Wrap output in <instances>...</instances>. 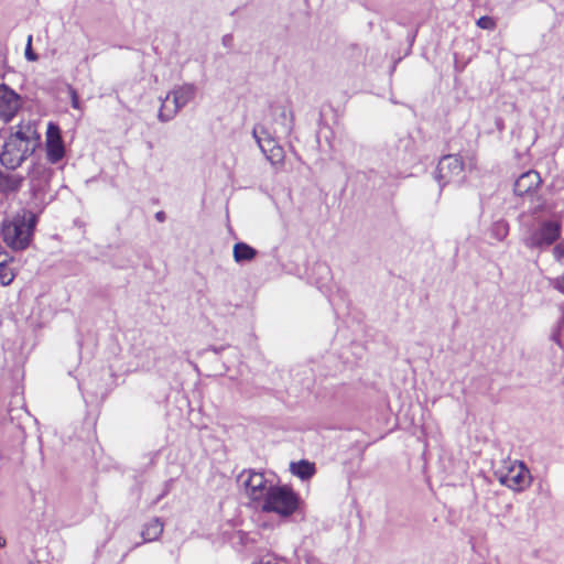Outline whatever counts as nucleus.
<instances>
[{
	"label": "nucleus",
	"mask_w": 564,
	"mask_h": 564,
	"mask_svg": "<svg viewBox=\"0 0 564 564\" xmlns=\"http://www.w3.org/2000/svg\"><path fill=\"white\" fill-rule=\"evenodd\" d=\"M40 135L31 122H21L3 145L0 161L7 169L19 167L39 147Z\"/></svg>",
	"instance_id": "nucleus-1"
},
{
	"label": "nucleus",
	"mask_w": 564,
	"mask_h": 564,
	"mask_svg": "<svg viewBox=\"0 0 564 564\" xmlns=\"http://www.w3.org/2000/svg\"><path fill=\"white\" fill-rule=\"evenodd\" d=\"M35 218L33 215L18 214L4 220L1 232L3 241L13 250H24L31 242Z\"/></svg>",
	"instance_id": "nucleus-2"
},
{
	"label": "nucleus",
	"mask_w": 564,
	"mask_h": 564,
	"mask_svg": "<svg viewBox=\"0 0 564 564\" xmlns=\"http://www.w3.org/2000/svg\"><path fill=\"white\" fill-rule=\"evenodd\" d=\"M300 506V497L288 486H273L260 503L263 512H272L282 518L292 516Z\"/></svg>",
	"instance_id": "nucleus-3"
},
{
	"label": "nucleus",
	"mask_w": 564,
	"mask_h": 564,
	"mask_svg": "<svg viewBox=\"0 0 564 564\" xmlns=\"http://www.w3.org/2000/svg\"><path fill=\"white\" fill-rule=\"evenodd\" d=\"M196 90V86L193 84L173 87L161 102L159 120L163 122L172 120L182 108L195 98Z\"/></svg>",
	"instance_id": "nucleus-4"
},
{
	"label": "nucleus",
	"mask_w": 564,
	"mask_h": 564,
	"mask_svg": "<svg viewBox=\"0 0 564 564\" xmlns=\"http://www.w3.org/2000/svg\"><path fill=\"white\" fill-rule=\"evenodd\" d=\"M498 481L513 491H523L532 478L527 466L519 460H507L495 471Z\"/></svg>",
	"instance_id": "nucleus-5"
},
{
	"label": "nucleus",
	"mask_w": 564,
	"mask_h": 564,
	"mask_svg": "<svg viewBox=\"0 0 564 564\" xmlns=\"http://www.w3.org/2000/svg\"><path fill=\"white\" fill-rule=\"evenodd\" d=\"M238 482L245 488L246 495L259 505L264 500L267 494L274 486L262 473L243 470L238 476Z\"/></svg>",
	"instance_id": "nucleus-6"
},
{
	"label": "nucleus",
	"mask_w": 564,
	"mask_h": 564,
	"mask_svg": "<svg viewBox=\"0 0 564 564\" xmlns=\"http://www.w3.org/2000/svg\"><path fill=\"white\" fill-rule=\"evenodd\" d=\"M560 237V224L545 221L541 227L525 238V245L530 248H542L550 246Z\"/></svg>",
	"instance_id": "nucleus-7"
},
{
	"label": "nucleus",
	"mask_w": 564,
	"mask_h": 564,
	"mask_svg": "<svg viewBox=\"0 0 564 564\" xmlns=\"http://www.w3.org/2000/svg\"><path fill=\"white\" fill-rule=\"evenodd\" d=\"M45 148L46 158L52 164L57 163L65 155V148L61 134V129L54 122H50L47 124Z\"/></svg>",
	"instance_id": "nucleus-8"
},
{
	"label": "nucleus",
	"mask_w": 564,
	"mask_h": 564,
	"mask_svg": "<svg viewBox=\"0 0 564 564\" xmlns=\"http://www.w3.org/2000/svg\"><path fill=\"white\" fill-rule=\"evenodd\" d=\"M464 164L459 156L448 154L443 156L437 165V178L444 183L459 181L463 176Z\"/></svg>",
	"instance_id": "nucleus-9"
},
{
	"label": "nucleus",
	"mask_w": 564,
	"mask_h": 564,
	"mask_svg": "<svg viewBox=\"0 0 564 564\" xmlns=\"http://www.w3.org/2000/svg\"><path fill=\"white\" fill-rule=\"evenodd\" d=\"M21 107L20 96L6 85H0V117L10 121Z\"/></svg>",
	"instance_id": "nucleus-10"
},
{
	"label": "nucleus",
	"mask_w": 564,
	"mask_h": 564,
	"mask_svg": "<svg viewBox=\"0 0 564 564\" xmlns=\"http://www.w3.org/2000/svg\"><path fill=\"white\" fill-rule=\"evenodd\" d=\"M541 184L540 174L536 171L522 173L514 182V193L524 196L533 193Z\"/></svg>",
	"instance_id": "nucleus-11"
},
{
	"label": "nucleus",
	"mask_w": 564,
	"mask_h": 564,
	"mask_svg": "<svg viewBox=\"0 0 564 564\" xmlns=\"http://www.w3.org/2000/svg\"><path fill=\"white\" fill-rule=\"evenodd\" d=\"M164 524L159 518H153L147 522L141 532L144 543L156 541L163 533Z\"/></svg>",
	"instance_id": "nucleus-12"
},
{
	"label": "nucleus",
	"mask_w": 564,
	"mask_h": 564,
	"mask_svg": "<svg viewBox=\"0 0 564 564\" xmlns=\"http://www.w3.org/2000/svg\"><path fill=\"white\" fill-rule=\"evenodd\" d=\"M232 256L237 263L251 261L257 256V250L245 242H237L232 249Z\"/></svg>",
	"instance_id": "nucleus-13"
},
{
	"label": "nucleus",
	"mask_w": 564,
	"mask_h": 564,
	"mask_svg": "<svg viewBox=\"0 0 564 564\" xmlns=\"http://www.w3.org/2000/svg\"><path fill=\"white\" fill-rule=\"evenodd\" d=\"M290 470L293 475L297 476L302 480L310 479L316 471L315 465L307 460L291 463Z\"/></svg>",
	"instance_id": "nucleus-14"
},
{
	"label": "nucleus",
	"mask_w": 564,
	"mask_h": 564,
	"mask_svg": "<svg viewBox=\"0 0 564 564\" xmlns=\"http://www.w3.org/2000/svg\"><path fill=\"white\" fill-rule=\"evenodd\" d=\"M259 148L267 155L273 147H276L275 140L270 137L263 129L260 131L258 129H253L252 132Z\"/></svg>",
	"instance_id": "nucleus-15"
},
{
	"label": "nucleus",
	"mask_w": 564,
	"mask_h": 564,
	"mask_svg": "<svg viewBox=\"0 0 564 564\" xmlns=\"http://www.w3.org/2000/svg\"><path fill=\"white\" fill-rule=\"evenodd\" d=\"M14 276L13 270L8 265V256L0 254V283L7 286L13 281Z\"/></svg>",
	"instance_id": "nucleus-16"
},
{
	"label": "nucleus",
	"mask_w": 564,
	"mask_h": 564,
	"mask_svg": "<svg viewBox=\"0 0 564 564\" xmlns=\"http://www.w3.org/2000/svg\"><path fill=\"white\" fill-rule=\"evenodd\" d=\"M267 159L272 164H280V163H282L283 159H284V151H283L282 147H280L279 144H276V147H273L271 149V151L267 154Z\"/></svg>",
	"instance_id": "nucleus-17"
},
{
	"label": "nucleus",
	"mask_w": 564,
	"mask_h": 564,
	"mask_svg": "<svg viewBox=\"0 0 564 564\" xmlns=\"http://www.w3.org/2000/svg\"><path fill=\"white\" fill-rule=\"evenodd\" d=\"M477 25L484 30H492L495 29L496 23L490 17H481L477 20Z\"/></svg>",
	"instance_id": "nucleus-18"
},
{
	"label": "nucleus",
	"mask_w": 564,
	"mask_h": 564,
	"mask_svg": "<svg viewBox=\"0 0 564 564\" xmlns=\"http://www.w3.org/2000/svg\"><path fill=\"white\" fill-rule=\"evenodd\" d=\"M553 254L558 262L564 263V241L555 246Z\"/></svg>",
	"instance_id": "nucleus-19"
},
{
	"label": "nucleus",
	"mask_w": 564,
	"mask_h": 564,
	"mask_svg": "<svg viewBox=\"0 0 564 564\" xmlns=\"http://www.w3.org/2000/svg\"><path fill=\"white\" fill-rule=\"evenodd\" d=\"M68 93H69V96H70L72 107L74 109L80 110L82 106H80V102H79V98H78L77 91L74 88L69 87Z\"/></svg>",
	"instance_id": "nucleus-20"
},
{
	"label": "nucleus",
	"mask_w": 564,
	"mask_h": 564,
	"mask_svg": "<svg viewBox=\"0 0 564 564\" xmlns=\"http://www.w3.org/2000/svg\"><path fill=\"white\" fill-rule=\"evenodd\" d=\"M551 284L555 290L564 294V276L553 279Z\"/></svg>",
	"instance_id": "nucleus-21"
},
{
	"label": "nucleus",
	"mask_w": 564,
	"mask_h": 564,
	"mask_svg": "<svg viewBox=\"0 0 564 564\" xmlns=\"http://www.w3.org/2000/svg\"><path fill=\"white\" fill-rule=\"evenodd\" d=\"M31 42H32V36L30 35L29 39H28V45H26V48H25V57L29 61H36L37 56L32 52Z\"/></svg>",
	"instance_id": "nucleus-22"
},
{
	"label": "nucleus",
	"mask_w": 564,
	"mask_h": 564,
	"mask_svg": "<svg viewBox=\"0 0 564 564\" xmlns=\"http://www.w3.org/2000/svg\"><path fill=\"white\" fill-rule=\"evenodd\" d=\"M496 228L499 231V234L501 235V237H505L507 235L508 228H507L506 224L498 223V224H496Z\"/></svg>",
	"instance_id": "nucleus-23"
},
{
	"label": "nucleus",
	"mask_w": 564,
	"mask_h": 564,
	"mask_svg": "<svg viewBox=\"0 0 564 564\" xmlns=\"http://www.w3.org/2000/svg\"><path fill=\"white\" fill-rule=\"evenodd\" d=\"M7 180L4 177H0V188L7 189Z\"/></svg>",
	"instance_id": "nucleus-24"
},
{
	"label": "nucleus",
	"mask_w": 564,
	"mask_h": 564,
	"mask_svg": "<svg viewBox=\"0 0 564 564\" xmlns=\"http://www.w3.org/2000/svg\"><path fill=\"white\" fill-rule=\"evenodd\" d=\"M6 545V540L3 538H0V547H3Z\"/></svg>",
	"instance_id": "nucleus-25"
},
{
	"label": "nucleus",
	"mask_w": 564,
	"mask_h": 564,
	"mask_svg": "<svg viewBox=\"0 0 564 564\" xmlns=\"http://www.w3.org/2000/svg\"><path fill=\"white\" fill-rule=\"evenodd\" d=\"M156 217H158V218H162L161 213L156 214Z\"/></svg>",
	"instance_id": "nucleus-26"
},
{
	"label": "nucleus",
	"mask_w": 564,
	"mask_h": 564,
	"mask_svg": "<svg viewBox=\"0 0 564 564\" xmlns=\"http://www.w3.org/2000/svg\"><path fill=\"white\" fill-rule=\"evenodd\" d=\"M156 217H158V218H162L161 213L156 214Z\"/></svg>",
	"instance_id": "nucleus-27"
}]
</instances>
